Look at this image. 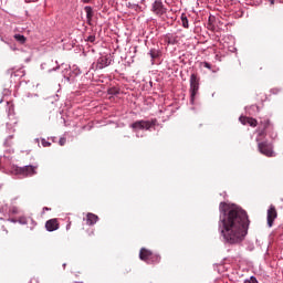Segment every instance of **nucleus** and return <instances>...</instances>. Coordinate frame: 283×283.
Listing matches in <instances>:
<instances>
[{
	"instance_id": "nucleus-1",
	"label": "nucleus",
	"mask_w": 283,
	"mask_h": 283,
	"mask_svg": "<svg viewBox=\"0 0 283 283\" xmlns=\"http://www.w3.org/2000/svg\"><path fill=\"white\" fill-rule=\"evenodd\" d=\"M218 231L224 244H240L249 233V214L244 209L222 201L219 205Z\"/></svg>"
},
{
	"instance_id": "nucleus-2",
	"label": "nucleus",
	"mask_w": 283,
	"mask_h": 283,
	"mask_svg": "<svg viewBox=\"0 0 283 283\" xmlns=\"http://www.w3.org/2000/svg\"><path fill=\"white\" fill-rule=\"evenodd\" d=\"M36 169H39V167L32 165L24 167L12 166L11 174L13 176H21L22 178H32V176H36Z\"/></svg>"
},
{
	"instance_id": "nucleus-3",
	"label": "nucleus",
	"mask_w": 283,
	"mask_h": 283,
	"mask_svg": "<svg viewBox=\"0 0 283 283\" xmlns=\"http://www.w3.org/2000/svg\"><path fill=\"white\" fill-rule=\"evenodd\" d=\"M198 90H200V77L198 74L192 73L190 75V101L193 103L196 101V96L198 95Z\"/></svg>"
},
{
	"instance_id": "nucleus-4",
	"label": "nucleus",
	"mask_w": 283,
	"mask_h": 283,
	"mask_svg": "<svg viewBox=\"0 0 283 283\" xmlns=\"http://www.w3.org/2000/svg\"><path fill=\"white\" fill-rule=\"evenodd\" d=\"M150 11L155 13L156 17H165V14H167V7H165L163 0H154Z\"/></svg>"
},
{
	"instance_id": "nucleus-5",
	"label": "nucleus",
	"mask_w": 283,
	"mask_h": 283,
	"mask_svg": "<svg viewBox=\"0 0 283 283\" xmlns=\"http://www.w3.org/2000/svg\"><path fill=\"white\" fill-rule=\"evenodd\" d=\"M143 261L146 262V264H158L160 262V255L154 254V252L144 248Z\"/></svg>"
},
{
	"instance_id": "nucleus-6",
	"label": "nucleus",
	"mask_w": 283,
	"mask_h": 283,
	"mask_svg": "<svg viewBox=\"0 0 283 283\" xmlns=\"http://www.w3.org/2000/svg\"><path fill=\"white\" fill-rule=\"evenodd\" d=\"M258 149L260 154L263 156H268V158H272L273 156V145L269 142H261L258 144Z\"/></svg>"
},
{
	"instance_id": "nucleus-7",
	"label": "nucleus",
	"mask_w": 283,
	"mask_h": 283,
	"mask_svg": "<svg viewBox=\"0 0 283 283\" xmlns=\"http://www.w3.org/2000/svg\"><path fill=\"white\" fill-rule=\"evenodd\" d=\"M277 220V209L275 206L270 205L268 211H266V222L268 227L271 229L273 227V223Z\"/></svg>"
},
{
	"instance_id": "nucleus-8",
	"label": "nucleus",
	"mask_w": 283,
	"mask_h": 283,
	"mask_svg": "<svg viewBox=\"0 0 283 283\" xmlns=\"http://www.w3.org/2000/svg\"><path fill=\"white\" fill-rule=\"evenodd\" d=\"M112 65V59L109 56L104 55L97 59L96 70H105V67H109Z\"/></svg>"
},
{
	"instance_id": "nucleus-9",
	"label": "nucleus",
	"mask_w": 283,
	"mask_h": 283,
	"mask_svg": "<svg viewBox=\"0 0 283 283\" xmlns=\"http://www.w3.org/2000/svg\"><path fill=\"white\" fill-rule=\"evenodd\" d=\"M147 56H149L151 61V65L158 63L160 61V56H163V52L159 51V49H150L147 53Z\"/></svg>"
},
{
	"instance_id": "nucleus-10",
	"label": "nucleus",
	"mask_w": 283,
	"mask_h": 283,
	"mask_svg": "<svg viewBox=\"0 0 283 283\" xmlns=\"http://www.w3.org/2000/svg\"><path fill=\"white\" fill-rule=\"evenodd\" d=\"M271 128H272L271 120L269 119L261 120L258 128L259 136H264L266 134V129H271Z\"/></svg>"
},
{
	"instance_id": "nucleus-11",
	"label": "nucleus",
	"mask_w": 283,
	"mask_h": 283,
	"mask_svg": "<svg viewBox=\"0 0 283 283\" xmlns=\"http://www.w3.org/2000/svg\"><path fill=\"white\" fill-rule=\"evenodd\" d=\"M179 41H180V39L178 38V34H176V33H167L165 35V43H167V45H178Z\"/></svg>"
},
{
	"instance_id": "nucleus-12",
	"label": "nucleus",
	"mask_w": 283,
	"mask_h": 283,
	"mask_svg": "<svg viewBox=\"0 0 283 283\" xmlns=\"http://www.w3.org/2000/svg\"><path fill=\"white\" fill-rule=\"evenodd\" d=\"M46 231H56L59 230V220L57 219H51L48 220L45 223Z\"/></svg>"
},
{
	"instance_id": "nucleus-13",
	"label": "nucleus",
	"mask_w": 283,
	"mask_h": 283,
	"mask_svg": "<svg viewBox=\"0 0 283 283\" xmlns=\"http://www.w3.org/2000/svg\"><path fill=\"white\" fill-rule=\"evenodd\" d=\"M158 125L157 119L146 120L143 123V129H147L149 132L156 130V126Z\"/></svg>"
},
{
	"instance_id": "nucleus-14",
	"label": "nucleus",
	"mask_w": 283,
	"mask_h": 283,
	"mask_svg": "<svg viewBox=\"0 0 283 283\" xmlns=\"http://www.w3.org/2000/svg\"><path fill=\"white\" fill-rule=\"evenodd\" d=\"M96 222H98V216L92 213V212H88L86 214V224H88L90 227L96 224Z\"/></svg>"
},
{
	"instance_id": "nucleus-15",
	"label": "nucleus",
	"mask_w": 283,
	"mask_h": 283,
	"mask_svg": "<svg viewBox=\"0 0 283 283\" xmlns=\"http://www.w3.org/2000/svg\"><path fill=\"white\" fill-rule=\"evenodd\" d=\"M84 10L86 12V19L90 23L92 21V19L94 18V9H92V7H85Z\"/></svg>"
},
{
	"instance_id": "nucleus-16",
	"label": "nucleus",
	"mask_w": 283,
	"mask_h": 283,
	"mask_svg": "<svg viewBox=\"0 0 283 283\" xmlns=\"http://www.w3.org/2000/svg\"><path fill=\"white\" fill-rule=\"evenodd\" d=\"M181 25L182 28L189 29V19L185 13L181 14Z\"/></svg>"
},
{
	"instance_id": "nucleus-17",
	"label": "nucleus",
	"mask_w": 283,
	"mask_h": 283,
	"mask_svg": "<svg viewBox=\"0 0 283 283\" xmlns=\"http://www.w3.org/2000/svg\"><path fill=\"white\" fill-rule=\"evenodd\" d=\"M13 38L15 39V41H18L21 44L25 43L27 41L25 35L15 34Z\"/></svg>"
},
{
	"instance_id": "nucleus-18",
	"label": "nucleus",
	"mask_w": 283,
	"mask_h": 283,
	"mask_svg": "<svg viewBox=\"0 0 283 283\" xmlns=\"http://www.w3.org/2000/svg\"><path fill=\"white\" fill-rule=\"evenodd\" d=\"M133 129L138 130L143 129V120H138L132 124Z\"/></svg>"
},
{
	"instance_id": "nucleus-19",
	"label": "nucleus",
	"mask_w": 283,
	"mask_h": 283,
	"mask_svg": "<svg viewBox=\"0 0 283 283\" xmlns=\"http://www.w3.org/2000/svg\"><path fill=\"white\" fill-rule=\"evenodd\" d=\"M248 125H250V127H258V119L248 117Z\"/></svg>"
},
{
	"instance_id": "nucleus-20",
	"label": "nucleus",
	"mask_w": 283,
	"mask_h": 283,
	"mask_svg": "<svg viewBox=\"0 0 283 283\" xmlns=\"http://www.w3.org/2000/svg\"><path fill=\"white\" fill-rule=\"evenodd\" d=\"M9 213H11V216H17L19 214V208L17 206H13L9 209Z\"/></svg>"
},
{
	"instance_id": "nucleus-21",
	"label": "nucleus",
	"mask_w": 283,
	"mask_h": 283,
	"mask_svg": "<svg viewBox=\"0 0 283 283\" xmlns=\"http://www.w3.org/2000/svg\"><path fill=\"white\" fill-rule=\"evenodd\" d=\"M239 120H240L241 125H248L249 117H247V116H240V117H239Z\"/></svg>"
},
{
	"instance_id": "nucleus-22",
	"label": "nucleus",
	"mask_w": 283,
	"mask_h": 283,
	"mask_svg": "<svg viewBox=\"0 0 283 283\" xmlns=\"http://www.w3.org/2000/svg\"><path fill=\"white\" fill-rule=\"evenodd\" d=\"M8 134H14V127L11 124H7Z\"/></svg>"
},
{
	"instance_id": "nucleus-23",
	"label": "nucleus",
	"mask_w": 283,
	"mask_h": 283,
	"mask_svg": "<svg viewBox=\"0 0 283 283\" xmlns=\"http://www.w3.org/2000/svg\"><path fill=\"white\" fill-rule=\"evenodd\" d=\"M42 143V147H51L52 146V143L45 140L44 138L41 140Z\"/></svg>"
},
{
	"instance_id": "nucleus-24",
	"label": "nucleus",
	"mask_w": 283,
	"mask_h": 283,
	"mask_svg": "<svg viewBox=\"0 0 283 283\" xmlns=\"http://www.w3.org/2000/svg\"><path fill=\"white\" fill-rule=\"evenodd\" d=\"M65 143H67V139L65 137H61L59 140V145H61V147H63L65 145Z\"/></svg>"
},
{
	"instance_id": "nucleus-25",
	"label": "nucleus",
	"mask_w": 283,
	"mask_h": 283,
	"mask_svg": "<svg viewBox=\"0 0 283 283\" xmlns=\"http://www.w3.org/2000/svg\"><path fill=\"white\" fill-rule=\"evenodd\" d=\"M249 283H258V279L255 276H250V279L245 280Z\"/></svg>"
},
{
	"instance_id": "nucleus-26",
	"label": "nucleus",
	"mask_w": 283,
	"mask_h": 283,
	"mask_svg": "<svg viewBox=\"0 0 283 283\" xmlns=\"http://www.w3.org/2000/svg\"><path fill=\"white\" fill-rule=\"evenodd\" d=\"M87 41H88L90 43H94V41H96V35H90V36L87 38Z\"/></svg>"
},
{
	"instance_id": "nucleus-27",
	"label": "nucleus",
	"mask_w": 283,
	"mask_h": 283,
	"mask_svg": "<svg viewBox=\"0 0 283 283\" xmlns=\"http://www.w3.org/2000/svg\"><path fill=\"white\" fill-rule=\"evenodd\" d=\"M202 66H205L207 70H211V64L209 62H202Z\"/></svg>"
},
{
	"instance_id": "nucleus-28",
	"label": "nucleus",
	"mask_w": 283,
	"mask_h": 283,
	"mask_svg": "<svg viewBox=\"0 0 283 283\" xmlns=\"http://www.w3.org/2000/svg\"><path fill=\"white\" fill-rule=\"evenodd\" d=\"M139 259L143 260V249L139 250Z\"/></svg>"
},
{
	"instance_id": "nucleus-29",
	"label": "nucleus",
	"mask_w": 283,
	"mask_h": 283,
	"mask_svg": "<svg viewBox=\"0 0 283 283\" xmlns=\"http://www.w3.org/2000/svg\"><path fill=\"white\" fill-rule=\"evenodd\" d=\"M83 3H92V0H82Z\"/></svg>"
},
{
	"instance_id": "nucleus-30",
	"label": "nucleus",
	"mask_w": 283,
	"mask_h": 283,
	"mask_svg": "<svg viewBox=\"0 0 283 283\" xmlns=\"http://www.w3.org/2000/svg\"><path fill=\"white\" fill-rule=\"evenodd\" d=\"M9 138L11 139V138H14V135H9Z\"/></svg>"
},
{
	"instance_id": "nucleus-31",
	"label": "nucleus",
	"mask_w": 283,
	"mask_h": 283,
	"mask_svg": "<svg viewBox=\"0 0 283 283\" xmlns=\"http://www.w3.org/2000/svg\"><path fill=\"white\" fill-rule=\"evenodd\" d=\"M10 222H17V220H14V219H11V220H10Z\"/></svg>"
},
{
	"instance_id": "nucleus-32",
	"label": "nucleus",
	"mask_w": 283,
	"mask_h": 283,
	"mask_svg": "<svg viewBox=\"0 0 283 283\" xmlns=\"http://www.w3.org/2000/svg\"><path fill=\"white\" fill-rule=\"evenodd\" d=\"M273 94H275V88H272Z\"/></svg>"
},
{
	"instance_id": "nucleus-33",
	"label": "nucleus",
	"mask_w": 283,
	"mask_h": 283,
	"mask_svg": "<svg viewBox=\"0 0 283 283\" xmlns=\"http://www.w3.org/2000/svg\"><path fill=\"white\" fill-rule=\"evenodd\" d=\"M65 266H67V264L64 263V264H63V268L65 269Z\"/></svg>"
}]
</instances>
